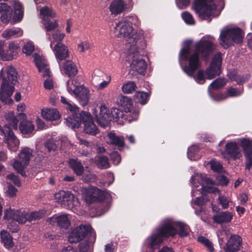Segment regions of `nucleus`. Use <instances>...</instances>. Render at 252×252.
<instances>
[{
	"instance_id": "f257e3e1",
	"label": "nucleus",
	"mask_w": 252,
	"mask_h": 252,
	"mask_svg": "<svg viewBox=\"0 0 252 252\" xmlns=\"http://www.w3.org/2000/svg\"><path fill=\"white\" fill-rule=\"evenodd\" d=\"M221 53L218 52L214 56L209 66L206 69L205 72L203 70H199L196 75L194 73L201 65L194 68L190 66V62L184 66L182 64L181 65L184 72L189 76L193 78L197 83L203 84L206 79H212L217 76L220 75L221 73Z\"/></svg>"
},
{
	"instance_id": "f03ea898",
	"label": "nucleus",
	"mask_w": 252,
	"mask_h": 252,
	"mask_svg": "<svg viewBox=\"0 0 252 252\" xmlns=\"http://www.w3.org/2000/svg\"><path fill=\"white\" fill-rule=\"evenodd\" d=\"M138 112L134 111L133 114L134 115V118L132 119H128L127 116L119 108H112L110 110L106 106L103 105L99 107V112L98 114L95 115V119L100 126L106 127L112 120L120 125H123L127 121L129 123L133 121H136L138 119Z\"/></svg>"
},
{
	"instance_id": "7ed1b4c3",
	"label": "nucleus",
	"mask_w": 252,
	"mask_h": 252,
	"mask_svg": "<svg viewBox=\"0 0 252 252\" xmlns=\"http://www.w3.org/2000/svg\"><path fill=\"white\" fill-rule=\"evenodd\" d=\"M215 49V44L210 40H201L196 43L194 50L190 55L189 59L190 66L194 68L201 65L200 57L205 62L208 61L210 56L214 53Z\"/></svg>"
},
{
	"instance_id": "20e7f679",
	"label": "nucleus",
	"mask_w": 252,
	"mask_h": 252,
	"mask_svg": "<svg viewBox=\"0 0 252 252\" xmlns=\"http://www.w3.org/2000/svg\"><path fill=\"white\" fill-rule=\"evenodd\" d=\"M6 74V77L2 79L0 90V100L5 104H10L13 102L10 96L14 91V86L17 82L18 73L14 67L9 66L7 68Z\"/></svg>"
},
{
	"instance_id": "39448f33",
	"label": "nucleus",
	"mask_w": 252,
	"mask_h": 252,
	"mask_svg": "<svg viewBox=\"0 0 252 252\" xmlns=\"http://www.w3.org/2000/svg\"><path fill=\"white\" fill-rule=\"evenodd\" d=\"M81 123H83L84 131L87 133L92 135H95L98 133V129L94 124L91 114L87 112L82 111L77 114L70 122H67V126L72 128L79 127Z\"/></svg>"
},
{
	"instance_id": "423d86ee",
	"label": "nucleus",
	"mask_w": 252,
	"mask_h": 252,
	"mask_svg": "<svg viewBox=\"0 0 252 252\" xmlns=\"http://www.w3.org/2000/svg\"><path fill=\"white\" fill-rule=\"evenodd\" d=\"M216 1L224 4L223 0H194L192 6L198 17L205 20L214 16L217 8Z\"/></svg>"
},
{
	"instance_id": "0eeeda50",
	"label": "nucleus",
	"mask_w": 252,
	"mask_h": 252,
	"mask_svg": "<svg viewBox=\"0 0 252 252\" xmlns=\"http://www.w3.org/2000/svg\"><path fill=\"white\" fill-rule=\"evenodd\" d=\"M243 37V32L239 27L224 29L220 33V45L223 48L228 49L234 43L241 44Z\"/></svg>"
},
{
	"instance_id": "6e6552de",
	"label": "nucleus",
	"mask_w": 252,
	"mask_h": 252,
	"mask_svg": "<svg viewBox=\"0 0 252 252\" xmlns=\"http://www.w3.org/2000/svg\"><path fill=\"white\" fill-rule=\"evenodd\" d=\"M32 150L28 147H25L21 149L18 154L19 158L14 160L13 163L14 168L23 177H27L25 168L29 165Z\"/></svg>"
},
{
	"instance_id": "1a4fd4ad",
	"label": "nucleus",
	"mask_w": 252,
	"mask_h": 252,
	"mask_svg": "<svg viewBox=\"0 0 252 252\" xmlns=\"http://www.w3.org/2000/svg\"><path fill=\"white\" fill-rule=\"evenodd\" d=\"M91 229V227L87 225L77 226L69 234L68 241L70 243H76L81 241L90 232Z\"/></svg>"
},
{
	"instance_id": "9d476101",
	"label": "nucleus",
	"mask_w": 252,
	"mask_h": 252,
	"mask_svg": "<svg viewBox=\"0 0 252 252\" xmlns=\"http://www.w3.org/2000/svg\"><path fill=\"white\" fill-rule=\"evenodd\" d=\"M3 219L12 220L19 223L24 224L27 221V212L24 210H15L9 208L4 211Z\"/></svg>"
},
{
	"instance_id": "9b49d317",
	"label": "nucleus",
	"mask_w": 252,
	"mask_h": 252,
	"mask_svg": "<svg viewBox=\"0 0 252 252\" xmlns=\"http://www.w3.org/2000/svg\"><path fill=\"white\" fill-rule=\"evenodd\" d=\"M132 59L130 67L132 70L137 72L139 74L144 75L147 67V64L146 61L136 52L133 53L132 55H130L128 59Z\"/></svg>"
},
{
	"instance_id": "f8f14e48",
	"label": "nucleus",
	"mask_w": 252,
	"mask_h": 252,
	"mask_svg": "<svg viewBox=\"0 0 252 252\" xmlns=\"http://www.w3.org/2000/svg\"><path fill=\"white\" fill-rule=\"evenodd\" d=\"M47 222L53 225H56L62 229H68L71 225L70 220L67 214L54 215L48 218Z\"/></svg>"
},
{
	"instance_id": "ddd939ff",
	"label": "nucleus",
	"mask_w": 252,
	"mask_h": 252,
	"mask_svg": "<svg viewBox=\"0 0 252 252\" xmlns=\"http://www.w3.org/2000/svg\"><path fill=\"white\" fill-rule=\"evenodd\" d=\"M163 240L174 238L177 235V229L172 222H164L156 230Z\"/></svg>"
},
{
	"instance_id": "4468645a",
	"label": "nucleus",
	"mask_w": 252,
	"mask_h": 252,
	"mask_svg": "<svg viewBox=\"0 0 252 252\" xmlns=\"http://www.w3.org/2000/svg\"><path fill=\"white\" fill-rule=\"evenodd\" d=\"M55 199L64 208H70L73 205L74 195L71 191L60 190L54 195Z\"/></svg>"
},
{
	"instance_id": "2eb2a0df",
	"label": "nucleus",
	"mask_w": 252,
	"mask_h": 252,
	"mask_svg": "<svg viewBox=\"0 0 252 252\" xmlns=\"http://www.w3.org/2000/svg\"><path fill=\"white\" fill-rule=\"evenodd\" d=\"M242 239L238 235H232L227 241L224 250L225 252H237L240 250Z\"/></svg>"
},
{
	"instance_id": "dca6fc26",
	"label": "nucleus",
	"mask_w": 252,
	"mask_h": 252,
	"mask_svg": "<svg viewBox=\"0 0 252 252\" xmlns=\"http://www.w3.org/2000/svg\"><path fill=\"white\" fill-rule=\"evenodd\" d=\"M61 101L63 104L66 105L65 108L68 113V116L64 119L67 125V122H70L71 119L74 118L77 114L80 113L79 108L75 104L70 103L64 96H61Z\"/></svg>"
},
{
	"instance_id": "f3484780",
	"label": "nucleus",
	"mask_w": 252,
	"mask_h": 252,
	"mask_svg": "<svg viewBox=\"0 0 252 252\" xmlns=\"http://www.w3.org/2000/svg\"><path fill=\"white\" fill-rule=\"evenodd\" d=\"M115 30L119 32L118 35L120 37H127L134 32L131 24L126 22L125 20L117 23Z\"/></svg>"
},
{
	"instance_id": "a211bd4d",
	"label": "nucleus",
	"mask_w": 252,
	"mask_h": 252,
	"mask_svg": "<svg viewBox=\"0 0 252 252\" xmlns=\"http://www.w3.org/2000/svg\"><path fill=\"white\" fill-rule=\"evenodd\" d=\"M163 241V239L156 230V233L146 239L144 244L148 248L154 251L155 249L158 248Z\"/></svg>"
},
{
	"instance_id": "6ab92c4d",
	"label": "nucleus",
	"mask_w": 252,
	"mask_h": 252,
	"mask_svg": "<svg viewBox=\"0 0 252 252\" xmlns=\"http://www.w3.org/2000/svg\"><path fill=\"white\" fill-rule=\"evenodd\" d=\"M53 52L58 61H61L68 57L67 47L62 42L57 43L53 49Z\"/></svg>"
},
{
	"instance_id": "aec40b11",
	"label": "nucleus",
	"mask_w": 252,
	"mask_h": 252,
	"mask_svg": "<svg viewBox=\"0 0 252 252\" xmlns=\"http://www.w3.org/2000/svg\"><path fill=\"white\" fill-rule=\"evenodd\" d=\"M41 115L43 119L48 121H58L61 117L60 112L55 108L43 109Z\"/></svg>"
},
{
	"instance_id": "412c9836",
	"label": "nucleus",
	"mask_w": 252,
	"mask_h": 252,
	"mask_svg": "<svg viewBox=\"0 0 252 252\" xmlns=\"http://www.w3.org/2000/svg\"><path fill=\"white\" fill-rule=\"evenodd\" d=\"M69 168L78 176H81L84 172V167L81 160L78 158H69L68 160Z\"/></svg>"
},
{
	"instance_id": "4be33fe9",
	"label": "nucleus",
	"mask_w": 252,
	"mask_h": 252,
	"mask_svg": "<svg viewBox=\"0 0 252 252\" xmlns=\"http://www.w3.org/2000/svg\"><path fill=\"white\" fill-rule=\"evenodd\" d=\"M225 150L227 155L234 159H238L241 157L238 146L236 142L227 143L225 146Z\"/></svg>"
},
{
	"instance_id": "5701e85b",
	"label": "nucleus",
	"mask_w": 252,
	"mask_h": 252,
	"mask_svg": "<svg viewBox=\"0 0 252 252\" xmlns=\"http://www.w3.org/2000/svg\"><path fill=\"white\" fill-rule=\"evenodd\" d=\"M233 214L231 212L222 211L216 215H214L213 220L217 224H221L231 222Z\"/></svg>"
},
{
	"instance_id": "b1692460",
	"label": "nucleus",
	"mask_w": 252,
	"mask_h": 252,
	"mask_svg": "<svg viewBox=\"0 0 252 252\" xmlns=\"http://www.w3.org/2000/svg\"><path fill=\"white\" fill-rule=\"evenodd\" d=\"M118 105L121 107L126 113L131 112L133 109V102L131 98L126 96H121L117 99Z\"/></svg>"
},
{
	"instance_id": "393cba45",
	"label": "nucleus",
	"mask_w": 252,
	"mask_h": 252,
	"mask_svg": "<svg viewBox=\"0 0 252 252\" xmlns=\"http://www.w3.org/2000/svg\"><path fill=\"white\" fill-rule=\"evenodd\" d=\"M126 6L124 0H114L109 6V9L112 14L118 15L125 11Z\"/></svg>"
},
{
	"instance_id": "a878e982",
	"label": "nucleus",
	"mask_w": 252,
	"mask_h": 252,
	"mask_svg": "<svg viewBox=\"0 0 252 252\" xmlns=\"http://www.w3.org/2000/svg\"><path fill=\"white\" fill-rule=\"evenodd\" d=\"M17 49L18 46L17 45L13 42L10 43L8 47L6 46L1 60L3 61H11L13 60L14 57L17 53Z\"/></svg>"
},
{
	"instance_id": "bb28decb",
	"label": "nucleus",
	"mask_w": 252,
	"mask_h": 252,
	"mask_svg": "<svg viewBox=\"0 0 252 252\" xmlns=\"http://www.w3.org/2000/svg\"><path fill=\"white\" fill-rule=\"evenodd\" d=\"M192 43V40H187L185 41L184 47L181 50L180 52V59L181 60L189 63V59L190 55L193 52L190 51V45Z\"/></svg>"
},
{
	"instance_id": "cd10ccee",
	"label": "nucleus",
	"mask_w": 252,
	"mask_h": 252,
	"mask_svg": "<svg viewBox=\"0 0 252 252\" xmlns=\"http://www.w3.org/2000/svg\"><path fill=\"white\" fill-rule=\"evenodd\" d=\"M63 71L68 77H72L77 74L78 69L74 63L72 61L68 60L63 64Z\"/></svg>"
},
{
	"instance_id": "c85d7f7f",
	"label": "nucleus",
	"mask_w": 252,
	"mask_h": 252,
	"mask_svg": "<svg viewBox=\"0 0 252 252\" xmlns=\"http://www.w3.org/2000/svg\"><path fill=\"white\" fill-rule=\"evenodd\" d=\"M79 91L74 94L83 105H86L89 99V90L82 86H79Z\"/></svg>"
},
{
	"instance_id": "c756f323",
	"label": "nucleus",
	"mask_w": 252,
	"mask_h": 252,
	"mask_svg": "<svg viewBox=\"0 0 252 252\" xmlns=\"http://www.w3.org/2000/svg\"><path fill=\"white\" fill-rule=\"evenodd\" d=\"M1 243L4 247L7 249H10L14 245L13 239L9 232L6 230H2L0 233Z\"/></svg>"
},
{
	"instance_id": "7c9ffc66",
	"label": "nucleus",
	"mask_w": 252,
	"mask_h": 252,
	"mask_svg": "<svg viewBox=\"0 0 252 252\" xmlns=\"http://www.w3.org/2000/svg\"><path fill=\"white\" fill-rule=\"evenodd\" d=\"M19 129L23 134H31L34 130V125L31 121L24 120L20 122Z\"/></svg>"
},
{
	"instance_id": "2f4dec72",
	"label": "nucleus",
	"mask_w": 252,
	"mask_h": 252,
	"mask_svg": "<svg viewBox=\"0 0 252 252\" xmlns=\"http://www.w3.org/2000/svg\"><path fill=\"white\" fill-rule=\"evenodd\" d=\"M251 76L248 74H239L236 72L231 73L230 75V79L235 81L238 85H243L244 83L247 82L250 78Z\"/></svg>"
},
{
	"instance_id": "473e14b6",
	"label": "nucleus",
	"mask_w": 252,
	"mask_h": 252,
	"mask_svg": "<svg viewBox=\"0 0 252 252\" xmlns=\"http://www.w3.org/2000/svg\"><path fill=\"white\" fill-rule=\"evenodd\" d=\"M176 225L177 228V234L180 237H185L189 235L190 229L188 225L183 222H177Z\"/></svg>"
},
{
	"instance_id": "72a5a7b5",
	"label": "nucleus",
	"mask_w": 252,
	"mask_h": 252,
	"mask_svg": "<svg viewBox=\"0 0 252 252\" xmlns=\"http://www.w3.org/2000/svg\"><path fill=\"white\" fill-rule=\"evenodd\" d=\"M92 194L98 198V201L102 202L109 195L108 191L99 189L97 187H93L90 191Z\"/></svg>"
},
{
	"instance_id": "f704fd0d",
	"label": "nucleus",
	"mask_w": 252,
	"mask_h": 252,
	"mask_svg": "<svg viewBox=\"0 0 252 252\" xmlns=\"http://www.w3.org/2000/svg\"><path fill=\"white\" fill-rule=\"evenodd\" d=\"M13 7L14 8L13 19L15 22H20L23 17V7L19 2H15Z\"/></svg>"
},
{
	"instance_id": "c9c22d12",
	"label": "nucleus",
	"mask_w": 252,
	"mask_h": 252,
	"mask_svg": "<svg viewBox=\"0 0 252 252\" xmlns=\"http://www.w3.org/2000/svg\"><path fill=\"white\" fill-rule=\"evenodd\" d=\"M110 139V143L112 145L117 146L119 150L122 148L125 145L124 139L123 137H119L115 133L110 132L108 134Z\"/></svg>"
},
{
	"instance_id": "e433bc0d",
	"label": "nucleus",
	"mask_w": 252,
	"mask_h": 252,
	"mask_svg": "<svg viewBox=\"0 0 252 252\" xmlns=\"http://www.w3.org/2000/svg\"><path fill=\"white\" fill-rule=\"evenodd\" d=\"M133 96L136 103L144 105L147 103L150 97V94L143 91H139L136 92Z\"/></svg>"
},
{
	"instance_id": "4c0bfd02",
	"label": "nucleus",
	"mask_w": 252,
	"mask_h": 252,
	"mask_svg": "<svg viewBox=\"0 0 252 252\" xmlns=\"http://www.w3.org/2000/svg\"><path fill=\"white\" fill-rule=\"evenodd\" d=\"M201 189V193L202 194L201 197L203 198V201L205 204L210 200L209 197L205 194L206 193H214L219 191V189L216 187L204 186V185H202Z\"/></svg>"
},
{
	"instance_id": "58836bf2",
	"label": "nucleus",
	"mask_w": 252,
	"mask_h": 252,
	"mask_svg": "<svg viewBox=\"0 0 252 252\" xmlns=\"http://www.w3.org/2000/svg\"><path fill=\"white\" fill-rule=\"evenodd\" d=\"M23 32L20 28H14L5 30L2 33L3 37L7 38L17 37L22 35Z\"/></svg>"
},
{
	"instance_id": "ea45409f",
	"label": "nucleus",
	"mask_w": 252,
	"mask_h": 252,
	"mask_svg": "<svg viewBox=\"0 0 252 252\" xmlns=\"http://www.w3.org/2000/svg\"><path fill=\"white\" fill-rule=\"evenodd\" d=\"M139 39V35L133 32L130 35L127 37L126 44H129L130 47L135 49V52L138 53L137 47L136 46Z\"/></svg>"
},
{
	"instance_id": "a19ab883",
	"label": "nucleus",
	"mask_w": 252,
	"mask_h": 252,
	"mask_svg": "<svg viewBox=\"0 0 252 252\" xmlns=\"http://www.w3.org/2000/svg\"><path fill=\"white\" fill-rule=\"evenodd\" d=\"M33 57L34 62L38 68V71L41 72L43 71V68L47 66L45 61L37 54H34Z\"/></svg>"
},
{
	"instance_id": "79ce46f5",
	"label": "nucleus",
	"mask_w": 252,
	"mask_h": 252,
	"mask_svg": "<svg viewBox=\"0 0 252 252\" xmlns=\"http://www.w3.org/2000/svg\"><path fill=\"white\" fill-rule=\"evenodd\" d=\"M96 165L101 169H107L110 167L109 159L106 156H99L97 159Z\"/></svg>"
},
{
	"instance_id": "37998d69",
	"label": "nucleus",
	"mask_w": 252,
	"mask_h": 252,
	"mask_svg": "<svg viewBox=\"0 0 252 252\" xmlns=\"http://www.w3.org/2000/svg\"><path fill=\"white\" fill-rule=\"evenodd\" d=\"M77 82L76 80H69L66 82V87L68 93L71 94H75L77 91H79V86L77 85Z\"/></svg>"
},
{
	"instance_id": "c03bdc74",
	"label": "nucleus",
	"mask_w": 252,
	"mask_h": 252,
	"mask_svg": "<svg viewBox=\"0 0 252 252\" xmlns=\"http://www.w3.org/2000/svg\"><path fill=\"white\" fill-rule=\"evenodd\" d=\"M44 216L43 212L41 211H33L29 215L27 214V221L32 222L36 220H38L43 218Z\"/></svg>"
},
{
	"instance_id": "a18cd8bd",
	"label": "nucleus",
	"mask_w": 252,
	"mask_h": 252,
	"mask_svg": "<svg viewBox=\"0 0 252 252\" xmlns=\"http://www.w3.org/2000/svg\"><path fill=\"white\" fill-rule=\"evenodd\" d=\"M218 202L221 206L222 209H226L228 208L229 203H232V201L226 196L220 194L218 197Z\"/></svg>"
},
{
	"instance_id": "49530a36",
	"label": "nucleus",
	"mask_w": 252,
	"mask_h": 252,
	"mask_svg": "<svg viewBox=\"0 0 252 252\" xmlns=\"http://www.w3.org/2000/svg\"><path fill=\"white\" fill-rule=\"evenodd\" d=\"M137 88L134 82H128L124 84L122 87L123 92L125 94H130Z\"/></svg>"
},
{
	"instance_id": "de8ad7c7",
	"label": "nucleus",
	"mask_w": 252,
	"mask_h": 252,
	"mask_svg": "<svg viewBox=\"0 0 252 252\" xmlns=\"http://www.w3.org/2000/svg\"><path fill=\"white\" fill-rule=\"evenodd\" d=\"M198 241L203 244L210 252H214V248L212 243L207 238L203 236L198 237Z\"/></svg>"
},
{
	"instance_id": "09e8293b",
	"label": "nucleus",
	"mask_w": 252,
	"mask_h": 252,
	"mask_svg": "<svg viewBox=\"0 0 252 252\" xmlns=\"http://www.w3.org/2000/svg\"><path fill=\"white\" fill-rule=\"evenodd\" d=\"M226 84L225 80L221 78H219L214 81L210 84L209 87L212 89L217 90L221 88Z\"/></svg>"
},
{
	"instance_id": "8fccbe9b",
	"label": "nucleus",
	"mask_w": 252,
	"mask_h": 252,
	"mask_svg": "<svg viewBox=\"0 0 252 252\" xmlns=\"http://www.w3.org/2000/svg\"><path fill=\"white\" fill-rule=\"evenodd\" d=\"M43 21L44 28L47 32L54 30L58 26V24L56 21L51 22L50 20L45 18L44 19Z\"/></svg>"
},
{
	"instance_id": "3c124183",
	"label": "nucleus",
	"mask_w": 252,
	"mask_h": 252,
	"mask_svg": "<svg viewBox=\"0 0 252 252\" xmlns=\"http://www.w3.org/2000/svg\"><path fill=\"white\" fill-rule=\"evenodd\" d=\"M243 93V88L241 90H238L236 88L230 87L226 91L227 97H235L241 95Z\"/></svg>"
},
{
	"instance_id": "603ef678",
	"label": "nucleus",
	"mask_w": 252,
	"mask_h": 252,
	"mask_svg": "<svg viewBox=\"0 0 252 252\" xmlns=\"http://www.w3.org/2000/svg\"><path fill=\"white\" fill-rule=\"evenodd\" d=\"M40 14L44 16V19L45 18L46 19H48V17H54L55 16V14L52 9L47 6L41 8Z\"/></svg>"
},
{
	"instance_id": "864d4df0",
	"label": "nucleus",
	"mask_w": 252,
	"mask_h": 252,
	"mask_svg": "<svg viewBox=\"0 0 252 252\" xmlns=\"http://www.w3.org/2000/svg\"><path fill=\"white\" fill-rule=\"evenodd\" d=\"M244 154L246 159V168L250 169L252 166V148L244 152Z\"/></svg>"
},
{
	"instance_id": "5fc2aeb1",
	"label": "nucleus",
	"mask_w": 252,
	"mask_h": 252,
	"mask_svg": "<svg viewBox=\"0 0 252 252\" xmlns=\"http://www.w3.org/2000/svg\"><path fill=\"white\" fill-rule=\"evenodd\" d=\"M208 92L211 97L217 101L223 100L226 98V96L222 93H216L210 90V87L208 88Z\"/></svg>"
},
{
	"instance_id": "6e6d98bb",
	"label": "nucleus",
	"mask_w": 252,
	"mask_h": 252,
	"mask_svg": "<svg viewBox=\"0 0 252 252\" xmlns=\"http://www.w3.org/2000/svg\"><path fill=\"white\" fill-rule=\"evenodd\" d=\"M182 18L187 24L193 25L195 23L193 16L188 11H185L182 13Z\"/></svg>"
},
{
	"instance_id": "4d7b16f0",
	"label": "nucleus",
	"mask_w": 252,
	"mask_h": 252,
	"mask_svg": "<svg viewBox=\"0 0 252 252\" xmlns=\"http://www.w3.org/2000/svg\"><path fill=\"white\" fill-rule=\"evenodd\" d=\"M240 146L244 152L252 148V141L249 139L243 138L240 141Z\"/></svg>"
},
{
	"instance_id": "13d9d810",
	"label": "nucleus",
	"mask_w": 252,
	"mask_h": 252,
	"mask_svg": "<svg viewBox=\"0 0 252 252\" xmlns=\"http://www.w3.org/2000/svg\"><path fill=\"white\" fill-rule=\"evenodd\" d=\"M34 50V46L32 42H27L23 47V52L27 55H30Z\"/></svg>"
},
{
	"instance_id": "bf43d9fd",
	"label": "nucleus",
	"mask_w": 252,
	"mask_h": 252,
	"mask_svg": "<svg viewBox=\"0 0 252 252\" xmlns=\"http://www.w3.org/2000/svg\"><path fill=\"white\" fill-rule=\"evenodd\" d=\"M0 14H1L0 19H1V21L3 23L7 24V23H9V22L11 20L13 12H12V10H8L6 12H4V13H2Z\"/></svg>"
},
{
	"instance_id": "052dcab7",
	"label": "nucleus",
	"mask_w": 252,
	"mask_h": 252,
	"mask_svg": "<svg viewBox=\"0 0 252 252\" xmlns=\"http://www.w3.org/2000/svg\"><path fill=\"white\" fill-rule=\"evenodd\" d=\"M126 19L125 21L127 23H130L131 26H132V25L138 26L140 24L139 19L136 15L127 16Z\"/></svg>"
},
{
	"instance_id": "680f3d73",
	"label": "nucleus",
	"mask_w": 252,
	"mask_h": 252,
	"mask_svg": "<svg viewBox=\"0 0 252 252\" xmlns=\"http://www.w3.org/2000/svg\"><path fill=\"white\" fill-rule=\"evenodd\" d=\"M45 147L48 149L49 152L55 151L57 148V145L55 142L53 140L49 139L46 141L44 144Z\"/></svg>"
},
{
	"instance_id": "e2e57ef3",
	"label": "nucleus",
	"mask_w": 252,
	"mask_h": 252,
	"mask_svg": "<svg viewBox=\"0 0 252 252\" xmlns=\"http://www.w3.org/2000/svg\"><path fill=\"white\" fill-rule=\"evenodd\" d=\"M190 0H176V3L178 8L184 9L187 7L190 4Z\"/></svg>"
},
{
	"instance_id": "0e129e2a",
	"label": "nucleus",
	"mask_w": 252,
	"mask_h": 252,
	"mask_svg": "<svg viewBox=\"0 0 252 252\" xmlns=\"http://www.w3.org/2000/svg\"><path fill=\"white\" fill-rule=\"evenodd\" d=\"M211 168L214 171L220 172L221 171L222 166L220 162L212 160L211 161Z\"/></svg>"
},
{
	"instance_id": "69168bd1",
	"label": "nucleus",
	"mask_w": 252,
	"mask_h": 252,
	"mask_svg": "<svg viewBox=\"0 0 252 252\" xmlns=\"http://www.w3.org/2000/svg\"><path fill=\"white\" fill-rule=\"evenodd\" d=\"M86 201L87 203H93L94 202H100L101 201H98V199L97 197H96L94 196V195L92 194L89 191L88 192L86 196Z\"/></svg>"
},
{
	"instance_id": "338daca9",
	"label": "nucleus",
	"mask_w": 252,
	"mask_h": 252,
	"mask_svg": "<svg viewBox=\"0 0 252 252\" xmlns=\"http://www.w3.org/2000/svg\"><path fill=\"white\" fill-rule=\"evenodd\" d=\"M52 36L54 41L59 43L61 42V41L64 38L65 34L63 33H62L59 31H57L53 34Z\"/></svg>"
},
{
	"instance_id": "774afa93",
	"label": "nucleus",
	"mask_w": 252,
	"mask_h": 252,
	"mask_svg": "<svg viewBox=\"0 0 252 252\" xmlns=\"http://www.w3.org/2000/svg\"><path fill=\"white\" fill-rule=\"evenodd\" d=\"M89 249V243L87 241L81 242L78 245L80 252H87Z\"/></svg>"
}]
</instances>
